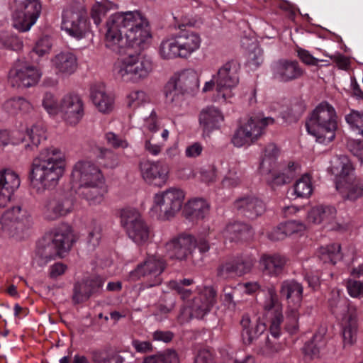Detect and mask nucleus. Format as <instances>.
<instances>
[{
	"label": "nucleus",
	"mask_w": 363,
	"mask_h": 363,
	"mask_svg": "<svg viewBox=\"0 0 363 363\" xmlns=\"http://www.w3.org/2000/svg\"><path fill=\"white\" fill-rule=\"evenodd\" d=\"M105 45L118 55H125L118 60L113 67V72L117 78L125 82H138L145 79L153 70L151 57L133 52L126 36L122 35L123 30L113 23L109 18L106 23Z\"/></svg>",
	"instance_id": "f257e3e1"
},
{
	"label": "nucleus",
	"mask_w": 363,
	"mask_h": 363,
	"mask_svg": "<svg viewBox=\"0 0 363 363\" xmlns=\"http://www.w3.org/2000/svg\"><path fill=\"white\" fill-rule=\"evenodd\" d=\"M65 167L64 155L58 148H45L33 159L28 178L33 184H40L43 189H52L58 184Z\"/></svg>",
	"instance_id": "f03ea898"
},
{
	"label": "nucleus",
	"mask_w": 363,
	"mask_h": 363,
	"mask_svg": "<svg viewBox=\"0 0 363 363\" xmlns=\"http://www.w3.org/2000/svg\"><path fill=\"white\" fill-rule=\"evenodd\" d=\"M75 241L72 230L67 225L46 234L38 243L35 260L38 266H44L56 257H62Z\"/></svg>",
	"instance_id": "7ed1b4c3"
},
{
	"label": "nucleus",
	"mask_w": 363,
	"mask_h": 363,
	"mask_svg": "<svg viewBox=\"0 0 363 363\" xmlns=\"http://www.w3.org/2000/svg\"><path fill=\"white\" fill-rule=\"evenodd\" d=\"M306 128L318 143L326 145L333 141L337 130V116L335 108L327 101L319 104L308 116Z\"/></svg>",
	"instance_id": "20e7f679"
},
{
	"label": "nucleus",
	"mask_w": 363,
	"mask_h": 363,
	"mask_svg": "<svg viewBox=\"0 0 363 363\" xmlns=\"http://www.w3.org/2000/svg\"><path fill=\"white\" fill-rule=\"evenodd\" d=\"M269 299L264 306V316L269 324V331L274 339L280 335V325L283 321L282 308L274 292H269ZM259 345H257L258 353L265 356H270L280 350L281 346L275 340L269 339L268 335L264 333Z\"/></svg>",
	"instance_id": "39448f33"
},
{
	"label": "nucleus",
	"mask_w": 363,
	"mask_h": 363,
	"mask_svg": "<svg viewBox=\"0 0 363 363\" xmlns=\"http://www.w3.org/2000/svg\"><path fill=\"white\" fill-rule=\"evenodd\" d=\"M330 172L342 179L345 183L346 197L355 201L363 196V176L350 178L354 167L347 156L340 155L335 159V164L330 167Z\"/></svg>",
	"instance_id": "423d86ee"
},
{
	"label": "nucleus",
	"mask_w": 363,
	"mask_h": 363,
	"mask_svg": "<svg viewBox=\"0 0 363 363\" xmlns=\"http://www.w3.org/2000/svg\"><path fill=\"white\" fill-rule=\"evenodd\" d=\"M121 223L128 237L137 245H143L148 241L150 227L137 210L123 208L121 213Z\"/></svg>",
	"instance_id": "0eeeda50"
},
{
	"label": "nucleus",
	"mask_w": 363,
	"mask_h": 363,
	"mask_svg": "<svg viewBox=\"0 0 363 363\" xmlns=\"http://www.w3.org/2000/svg\"><path fill=\"white\" fill-rule=\"evenodd\" d=\"M199 88V77L196 72L186 69L172 77L166 84V98L172 103L179 101L183 94H191Z\"/></svg>",
	"instance_id": "6e6552de"
},
{
	"label": "nucleus",
	"mask_w": 363,
	"mask_h": 363,
	"mask_svg": "<svg viewBox=\"0 0 363 363\" xmlns=\"http://www.w3.org/2000/svg\"><path fill=\"white\" fill-rule=\"evenodd\" d=\"M274 119L271 117L260 118L258 116L251 117L247 123L241 125L235 132L231 141L236 147L254 143L263 133V130L268 124H273Z\"/></svg>",
	"instance_id": "1a4fd4ad"
},
{
	"label": "nucleus",
	"mask_w": 363,
	"mask_h": 363,
	"mask_svg": "<svg viewBox=\"0 0 363 363\" xmlns=\"http://www.w3.org/2000/svg\"><path fill=\"white\" fill-rule=\"evenodd\" d=\"M167 267L166 261L155 255L148 256L136 268L129 273L128 279L132 281L139 280L141 277L154 278V283L150 286H157L162 283L160 275Z\"/></svg>",
	"instance_id": "9d476101"
},
{
	"label": "nucleus",
	"mask_w": 363,
	"mask_h": 363,
	"mask_svg": "<svg viewBox=\"0 0 363 363\" xmlns=\"http://www.w3.org/2000/svg\"><path fill=\"white\" fill-rule=\"evenodd\" d=\"M39 0H26L13 13V26L20 31L28 30L41 13Z\"/></svg>",
	"instance_id": "9b49d317"
},
{
	"label": "nucleus",
	"mask_w": 363,
	"mask_h": 363,
	"mask_svg": "<svg viewBox=\"0 0 363 363\" xmlns=\"http://www.w3.org/2000/svg\"><path fill=\"white\" fill-rule=\"evenodd\" d=\"M74 201L68 193L58 192L49 197L44 205L43 216L48 220H55L73 210Z\"/></svg>",
	"instance_id": "f8f14e48"
},
{
	"label": "nucleus",
	"mask_w": 363,
	"mask_h": 363,
	"mask_svg": "<svg viewBox=\"0 0 363 363\" xmlns=\"http://www.w3.org/2000/svg\"><path fill=\"white\" fill-rule=\"evenodd\" d=\"M62 29L76 38L84 37L89 30L85 10L81 9L65 11L62 14Z\"/></svg>",
	"instance_id": "ddd939ff"
},
{
	"label": "nucleus",
	"mask_w": 363,
	"mask_h": 363,
	"mask_svg": "<svg viewBox=\"0 0 363 363\" xmlns=\"http://www.w3.org/2000/svg\"><path fill=\"white\" fill-rule=\"evenodd\" d=\"M105 279L99 275H91L74 284L72 300L74 304L87 301L91 296L101 294Z\"/></svg>",
	"instance_id": "4468645a"
},
{
	"label": "nucleus",
	"mask_w": 363,
	"mask_h": 363,
	"mask_svg": "<svg viewBox=\"0 0 363 363\" xmlns=\"http://www.w3.org/2000/svg\"><path fill=\"white\" fill-rule=\"evenodd\" d=\"M184 199L183 191L171 188L161 194H156L155 203L159 207L160 213H162L167 219H169L181 210Z\"/></svg>",
	"instance_id": "2eb2a0df"
},
{
	"label": "nucleus",
	"mask_w": 363,
	"mask_h": 363,
	"mask_svg": "<svg viewBox=\"0 0 363 363\" xmlns=\"http://www.w3.org/2000/svg\"><path fill=\"white\" fill-rule=\"evenodd\" d=\"M238 65L234 61L226 62L219 69L216 80L218 97L225 100L232 96L231 89L238 83Z\"/></svg>",
	"instance_id": "dca6fc26"
},
{
	"label": "nucleus",
	"mask_w": 363,
	"mask_h": 363,
	"mask_svg": "<svg viewBox=\"0 0 363 363\" xmlns=\"http://www.w3.org/2000/svg\"><path fill=\"white\" fill-rule=\"evenodd\" d=\"M71 177L72 182L79 186L104 183V176L99 167L87 161L77 162L74 166Z\"/></svg>",
	"instance_id": "f3484780"
},
{
	"label": "nucleus",
	"mask_w": 363,
	"mask_h": 363,
	"mask_svg": "<svg viewBox=\"0 0 363 363\" xmlns=\"http://www.w3.org/2000/svg\"><path fill=\"white\" fill-rule=\"evenodd\" d=\"M165 247L171 259L185 261L195 248V238L191 234L183 233L172 238Z\"/></svg>",
	"instance_id": "a211bd4d"
},
{
	"label": "nucleus",
	"mask_w": 363,
	"mask_h": 363,
	"mask_svg": "<svg viewBox=\"0 0 363 363\" xmlns=\"http://www.w3.org/2000/svg\"><path fill=\"white\" fill-rule=\"evenodd\" d=\"M233 208L240 216L255 220L266 211L264 201L254 194H246L238 197L233 202Z\"/></svg>",
	"instance_id": "6ab92c4d"
},
{
	"label": "nucleus",
	"mask_w": 363,
	"mask_h": 363,
	"mask_svg": "<svg viewBox=\"0 0 363 363\" xmlns=\"http://www.w3.org/2000/svg\"><path fill=\"white\" fill-rule=\"evenodd\" d=\"M113 23L120 28L128 39H135L133 30L145 23L146 18L138 11L117 12L109 17Z\"/></svg>",
	"instance_id": "aec40b11"
},
{
	"label": "nucleus",
	"mask_w": 363,
	"mask_h": 363,
	"mask_svg": "<svg viewBox=\"0 0 363 363\" xmlns=\"http://www.w3.org/2000/svg\"><path fill=\"white\" fill-rule=\"evenodd\" d=\"M216 302V291L211 286L204 287L189 303L190 315L202 318L210 311Z\"/></svg>",
	"instance_id": "412c9836"
},
{
	"label": "nucleus",
	"mask_w": 363,
	"mask_h": 363,
	"mask_svg": "<svg viewBox=\"0 0 363 363\" xmlns=\"http://www.w3.org/2000/svg\"><path fill=\"white\" fill-rule=\"evenodd\" d=\"M60 111L68 123L75 125L79 122L84 114V104L81 97L76 94L65 95L60 104Z\"/></svg>",
	"instance_id": "4be33fe9"
},
{
	"label": "nucleus",
	"mask_w": 363,
	"mask_h": 363,
	"mask_svg": "<svg viewBox=\"0 0 363 363\" xmlns=\"http://www.w3.org/2000/svg\"><path fill=\"white\" fill-rule=\"evenodd\" d=\"M140 169L143 178L148 184L157 186L166 184L169 174L167 164L160 162L144 161L140 162Z\"/></svg>",
	"instance_id": "5701e85b"
},
{
	"label": "nucleus",
	"mask_w": 363,
	"mask_h": 363,
	"mask_svg": "<svg viewBox=\"0 0 363 363\" xmlns=\"http://www.w3.org/2000/svg\"><path fill=\"white\" fill-rule=\"evenodd\" d=\"M242 326V340L245 345H259L260 340L265 333L267 328L266 323L262 322L259 319L256 320L255 324H252L250 315L244 314L240 320Z\"/></svg>",
	"instance_id": "b1692460"
},
{
	"label": "nucleus",
	"mask_w": 363,
	"mask_h": 363,
	"mask_svg": "<svg viewBox=\"0 0 363 363\" xmlns=\"http://www.w3.org/2000/svg\"><path fill=\"white\" fill-rule=\"evenodd\" d=\"M20 186L18 175L11 169L0 171V207H5L10 201L15 190Z\"/></svg>",
	"instance_id": "393cba45"
},
{
	"label": "nucleus",
	"mask_w": 363,
	"mask_h": 363,
	"mask_svg": "<svg viewBox=\"0 0 363 363\" xmlns=\"http://www.w3.org/2000/svg\"><path fill=\"white\" fill-rule=\"evenodd\" d=\"M40 77L38 70L33 66L25 67L9 72V81L13 86L30 87L35 85Z\"/></svg>",
	"instance_id": "a878e982"
},
{
	"label": "nucleus",
	"mask_w": 363,
	"mask_h": 363,
	"mask_svg": "<svg viewBox=\"0 0 363 363\" xmlns=\"http://www.w3.org/2000/svg\"><path fill=\"white\" fill-rule=\"evenodd\" d=\"M29 217L26 209H22L20 206H16L4 213L1 218V223L3 228L7 230H22L28 224Z\"/></svg>",
	"instance_id": "bb28decb"
},
{
	"label": "nucleus",
	"mask_w": 363,
	"mask_h": 363,
	"mask_svg": "<svg viewBox=\"0 0 363 363\" xmlns=\"http://www.w3.org/2000/svg\"><path fill=\"white\" fill-rule=\"evenodd\" d=\"M199 120L203 133L208 135L212 131L220 129L224 116L219 108L211 106L201 111Z\"/></svg>",
	"instance_id": "cd10ccee"
},
{
	"label": "nucleus",
	"mask_w": 363,
	"mask_h": 363,
	"mask_svg": "<svg viewBox=\"0 0 363 363\" xmlns=\"http://www.w3.org/2000/svg\"><path fill=\"white\" fill-rule=\"evenodd\" d=\"M52 67L57 74L69 76L77 69V58L69 51L61 52L53 57L51 60Z\"/></svg>",
	"instance_id": "c85d7f7f"
},
{
	"label": "nucleus",
	"mask_w": 363,
	"mask_h": 363,
	"mask_svg": "<svg viewBox=\"0 0 363 363\" xmlns=\"http://www.w3.org/2000/svg\"><path fill=\"white\" fill-rule=\"evenodd\" d=\"M318 257L323 263H330L333 265H335L341 259L347 266H350L354 262L353 256L352 258L347 259V255H343L340 245L338 243L320 247L318 252Z\"/></svg>",
	"instance_id": "c756f323"
},
{
	"label": "nucleus",
	"mask_w": 363,
	"mask_h": 363,
	"mask_svg": "<svg viewBox=\"0 0 363 363\" xmlns=\"http://www.w3.org/2000/svg\"><path fill=\"white\" fill-rule=\"evenodd\" d=\"M209 212V205L201 199L189 201L184 206L183 216L192 223L203 220Z\"/></svg>",
	"instance_id": "7c9ffc66"
},
{
	"label": "nucleus",
	"mask_w": 363,
	"mask_h": 363,
	"mask_svg": "<svg viewBox=\"0 0 363 363\" xmlns=\"http://www.w3.org/2000/svg\"><path fill=\"white\" fill-rule=\"evenodd\" d=\"M225 236L230 241H247L252 238L254 230L252 227L244 222H234L226 225L224 230Z\"/></svg>",
	"instance_id": "2f4dec72"
},
{
	"label": "nucleus",
	"mask_w": 363,
	"mask_h": 363,
	"mask_svg": "<svg viewBox=\"0 0 363 363\" xmlns=\"http://www.w3.org/2000/svg\"><path fill=\"white\" fill-rule=\"evenodd\" d=\"M90 97L100 112L108 113L113 108V98L108 95L102 84L91 87Z\"/></svg>",
	"instance_id": "473e14b6"
},
{
	"label": "nucleus",
	"mask_w": 363,
	"mask_h": 363,
	"mask_svg": "<svg viewBox=\"0 0 363 363\" xmlns=\"http://www.w3.org/2000/svg\"><path fill=\"white\" fill-rule=\"evenodd\" d=\"M272 76L280 82H287L295 78V61L280 59L272 66Z\"/></svg>",
	"instance_id": "72a5a7b5"
},
{
	"label": "nucleus",
	"mask_w": 363,
	"mask_h": 363,
	"mask_svg": "<svg viewBox=\"0 0 363 363\" xmlns=\"http://www.w3.org/2000/svg\"><path fill=\"white\" fill-rule=\"evenodd\" d=\"M286 264L284 257L279 255H263L259 260V265L264 273L277 276L281 273Z\"/></svg>",
	"instance_id": "f704fd0d"
},
{
	"label": "nucleus",
	"mask_w": 363,
	"mask_h": 363,
	"mask_svg": "<svg viewBox=\"0 0 363 363\" xmlns=\"http://www.w3.org/2000/svg\"><path fill=\"white\" fill-rule=\"evenodd\" d=\"M326 333V325H320L312 340L305 343L303 352L306 358L312 359L318 357L320 347L325 345L323 338Z\"/></svg>",
	"instance_id": "c9c22d12"
},
{
	"label": "nucleus",
	"mask_w": 363,
	"mask_h": 363,
	"mask_svg": "<svg viewBox=\"0 0 363 363\" xmlns=\"http://www.w3.org/2000/svg\"><path fill=\"white\" fill-rule=\"evenodd\" d=\"M179 48L184 57L197 50L200 46V37L194 32L182 31L177 37Z\"/></svg>",
	"instance_id": "e433bc0d"
},
{
	"label": "nucleus",
	"mask_w": 363,
	"mask_h": 363,
	"mask_svg": "<svg viewBox=\"0 0 363 363\" xmlns=\"http://www.w3.org/2000/svg\"><path fill=\"white\" fill-rule=\"evenodd\" d=\"M337 214L335 208L333 206L320 205L313 208L308 213V220L313 223L333 221Z\"/></svg>",
	"instance_id": "4c0bfd02"
},
{
	"label": "nucleus",
	"mask_w": 363,
	"mask_h": 363,
	"mask_svg": "<svg viewBox=\"0 0 363 363\" xmlns=\"http://www.w3.org/2000/svg\"><path fill=\"white\" fill-rule=\"evenodd\" d=\"M341 295V291L337 289H332L329 294L328 306L336 317L345 315L348 311V300Z\"/></svg>",
	"instance_id": "58836bf2"
},
{
	"label": "nucleus",
	"mask_w": 363,
	"mask_h": 363,
	"mask_svg": "<svg viewBox=\"0 0 363 363\" xmlns=\"http://www.w3.org/2000/svg\"><path fill=\"white\" fill-rule=\"evenodd\" d=\"M135 33V39H128L130 47L135 54L141 53L146 42L152 38L149 23L145 20V23L143 26L136 27L133 30Z\"/></svg>",
	"instance_id": "ea45409f"
},
{
	"label": "nucleus",
	"mask_w": 363,
	"mask_h": 363,
	"mask_svg": "<svg viewBox=\"0 0 363 363\" xmlns=\"http://www.w3.org/2000/svg\"><path fill=\"white\" fill-rule=\"evenodd\" d=\"M279 154V149L274 143L268 144L264 149V155L259 164L262 174L270 172L272 163L275 162Z\"/></svg>",
	"instance_id": "a19ab883"
},
{
	"label": "nucleus",
	"mask_w": 363,
	"mask_h": 363,
	"mask_svg": "<svg viewBox=\"0 0 363 363\" xmlns=\"http://www.w3.org/2000/svg\"><path fill=\"white\" fill-rule=\"evenodd\" d=\"M143 363H179V358L174 350L167 349L145 357Z\"/></svg>",
	"instance_id": "79ce46f5"
},
{
	"label": "nucleus",
	"mask_w": 363,
	"mask_h": 363,
	"mask_svg": "<svg viewBox=\"0 0 363 363\" xmlns=\"http://www.w3.org/2000/svg\"><path fill=\"white\" fill-rule=\"evenodd\" d=\"M4 109L10 114H17L18 112H28L32 106L29 101L24 98H12L5 101Z\"/></svg>",
	"instance_id": "37998d69"
},
{
	"label": "nucleus",
	"mask_w": 363,
	"mask_h": 363,
	"mask_svg": "<svg viewBox=\"0 0 363 363\" xmlns=\"http://www.w3.org/2000/svg\"><path fill=\"white\" fill-rule=\"evenodd\" d=\"M160 53L164 59H172L177 57H184L182 55V50L179 48L177 39L163 41L160 45Z\"/></svg>",
	"instance_id": "c03bdc74"
},
{
	"label": "nucleus",
	"mask_w": 363,
	"mask_h": 363,
	"mask_svg": "<svg viewBox=\"0 0 363 363\" xmlns=\"http://www.w3.org/2000/svg\"><path fill=\"white\" fill-rule=\"evenodd\" d=\"M81 194L83 196L90 201L100 200L105 193L104 184H91L90 185L79 186Z\"/></svg>",
	"instance_id": "a18cd8bd"
},
{
	"label": "nucleus",
	"mask_w": 363,
	"mask_h": 363,
	"mask_svg": "<svg viewBox=\"0 0 363 363\" xmlns=\"http://www.w3.org/2000/svg\"><path fill=\"white\" fill-rule=\"evenodd\" d=\"M27 135L30 143L25 145L26 150H33L34 147H38L42 141L46 140L45 130L40 125H35L28 130Z\"/></svg>",
	"instance_id": "49530a36"
},
{
	"label": "nucleus",
	"mask_w": 363,
	"mask_h": 363,
	"mask_svg": "<svg viewBox=\"0 0 363 363\" xmlns=\"http://www.w3.org/2000/svg\"><path fill=\"white\" fill-rule=\"evenodd\" d=\"M242 181V172L236 166L230 167L228 172L222 180L224 187L235 188L239 186Z\"/></svg>",
	"instance_id": "de8ad7c7"
},
{
	"label": "nucleus",
	"mask_w": 363,
	"mask_h": 363,
	"mask_svg": "<svg viewBox=\"0 0 363 363\" xmlns=\"http://www.w3.org/2000/svg\"><path fill=\"white\" fill-rule=\"evenodd\" d=\"M312 191L311 177L309 174L306 173L299 179H296V198H308Z\"/></svg>",
	"instance_id": "09e8293b"
},
{
	"label": "nucleus",
	"mask_w": 363,
	"mask_h": 363,
	"mask_svg": "<svg viewBox=\"0 0 363 363\" xmlns=\"http://www.w3.org/2000/svg\"><path fill=\"white\" fill-rule=\"evenodd\" d=\"M232 260L235 269V275L240 277L250 272L255 264V260L251 257H238L232 259Z\"/></svg>",
	"instance_id": "8fccbe9b"
},
{
	"label": "nucleus",
	"mask_w": 363,
	"mask_h": 363,
	"mask_svg": "<svg viewBox=\"0 0 363 363\" xmlns=\"http://www.w3.org/2000/svg\"><path fill=\"white\" fill-rule=\"evenodd\" d=\"M345 121L353 130L363 136V111L352 110L345 116Z\"/></svg>",
	"instance_id": "3c124183"
},
{
	"label": "nucleus",
	"mask_w": 363,
	"mask_h": 363,
	"mask_svg": "<svg viewBox=\"0 0 363 363\" xmlns=\"http://www.w3.org/2000/svg\"><path fill=\"white\" fill-rule=\"evenodd\" d=\"M22 47L23 43L18 37L6 33H0V48L17 51Z\"/></svg>",
	"instance_id": "603ef678"
},
{
	"label": "nucleus",
	"mask_w": 363,
	"mask_h": 363,
	"mask_svg": "<svg viewBox=\"0 0 363 363\" xmlns=\"http://www.w3.org/2000/svg\"><path fill=\"white\" fill-rule=\"evenodd\" d=\"M263 174L266 176L265 180L269 186L272 189H274L277 186L289 184L291 182V177H284L280 172L275 173L272 172V167H270V172H265Z\"/></svg>",
	"instance_id": "864d4df0"
},
{
	"label": "nucleus",
	"mask_w": 363,
	"mask_h": 363,
	"mask_svg": "<svg viewBox=\"0 0 363 363\" xmlns=\"http://www.w3.org/2000/svg\"><path fill=\"white\" fill-rule=\"evenodd\" d=\"M356 323L350 320L342 328V338L345 345H351L355 341Z\"/></svg>",
	"instance_id": "5fc2aeb1"
},
{
	"label": "nucleus",
	"mask_w": 363,
	"mask_h": 363,
	"mask_svg": "<svg viewBox=\"0 0 363 363\" xmlns=\"http://www.w3.org/2000/svg\"><path fill=\"white\" fill-rule=\"evenodd\" d=\"M346 288L349 295L352 298H363V282L348 279L346 281Z\"/></svg>",
	"instance_id": "6e6d98bb"
},
{
	"label": "nucleus",
	"mask_w": 363,
	"mask_h": 363,
	"mask_svg": "<svg viewBox=\"0 0 363 363\" xmlns=\"http://www.w3.org/2000/svg\"><path fill=\"white\" fill-rule=\"evenodd\" d=\"M108 8L106 4L96 3L91 9V18L96 26H99L106 16Z\"/></svg>",
	"instance_id": "4d7b16f0"
},
{
	"label": "nucleus",
	"mask_w": 363,
	"mask_h": 363,
	"mask_svg": "<svg viewBox=\"0 0 363 363\" xmlns=\"http://www.w3.org/2000/svg\"><path fill=\"white\" fill-rule=\"evenodd\" d=\"M216 275L221 279H227L235 275L233 260H227L220 263L216 269Z\"/></svg>",
	"instance_id": "13d9d810"
},
{
	"label": "nucleus",
	"mask_w": 363,
	"mask_h": 363,
	"mask_svg": "<svg viewBox=\"0 0 363 363\" xmlns=\"http://www.w3.org/2000/svg\"><path fill=\"white\" fill-rule=\"evenodd\" d=\"M223 301L229 308L235 309L236 307V301L238 298L240 289L237 287H225L224 289Z\"/></svg>",
	"instance_id": "bf43d9fd"
},
{
	"label": "nucleus",
	"mask_w": 363,
	"mask_h": 363,
	"mask_svg": "<svg viewBox=\"0 0 363 363\" xmlns=\"http://www.w3.org/2000/svg\"><path fill=\"white\" fill-rule=\"evenodd\" d=\"M43 106L49 113L55 114L60 111V105L55 96L50 92L45 93L43 100Z\"/></svg>",
	"instance_id": "052dcab7"
},
{
	"label": "nucleus",
	"mask_w": 363,
	"mask_h": 363,
	"mask_svg": "<svg viewBox=\"0 0 363 363\" xmlns=\"http://www.w3.org/2000/svg\"><path fill=\"white\" fill-rule=\"evenodd\" d=\"M51 48V43L48 36H44L40 38L33 48L31 53L38 55L39 57L48 52Z\"/></svg>",
	"instance_id": "680f3d73"
},
{
	"label": "nucleus",
	"mask_w": 363,
	"mask_h": 363,
	"mask_svg": "<svg viewBox=\"0 0 363 363\" xmlns=\"http://www.w3.org/2000/svg\"><path fill=\"white\" fill-rule=\"evenodd\" d=\"M349 151L358 160L362 163L363 162V140H350L347 142V145Z\"/></svg>",
	"instance_id": "e2e57ef3"
},
{
	"label": "nucleus",
	"mask_w": 363,
	"mask_h": 363,
	"mask_svg": "<svg viewBox=\"0 0 363 363\" xmlns=\"http://www.w3.org/2000/svg\"><path fill=\"white\" fill-rule=\"evenodd\" d=\"M296 55L299 57L301 61L308 66H317L318 59L313 57L308 50L299 48L296 45Z\"/></svg>",
	"instance_id": "0e129e2a"
},
{
	"label": "nucleus",
	"mask_w": 363,
	"mask_h": 363,
	"mask_svg": "<svg viewBox=\"0 0 363 363\" xmlns=\"http://www.w3.org/2000/svg\"><path fill=\"white\" fill-rule=\"evenodd\" d=\"M106 139L108 144L115 149L120 147L126 148L128 146V143L126 140L112 132H109L106 134Z\"/></svg>",
	"instance_id": "69168bd1"
},
{
	"label": "nucleus",
	"mask_w": 363,
	"mask_h": 363,
	"mask_svg": "<svg viewBox=\"0 0 363 363\" xmlns=\"http://www.w3.org/2000/svg\"><path fill=\"white\" fill-rule=\"evenodd\" d=\"M247 62L256 67L262 63L263 52L258 45H255L252 50L249 52Z\"/></svg>",
	"instance_id": "338daca9"
},
{
	"label": "nucleus",
	"mask_w": 363,
	"mask_h": 363,
	"mask_svg": "<svg viewBox=\"0 0 363 363\" xmlns=\"http://www.w3.org/2000/svg\"><path fill=\"white\" fill-rule=\"evenodd\" d=\"M194 363H213L212 352L207 349L200 350L194 357Z\"/></svg>",
	"instance_id": "774afa93"
}]
</instances>
